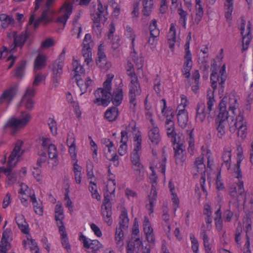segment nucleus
<instances>
[{
	"mask_svg": "<svg viewBox=\"0 0 253 253\" xmlns=\"http://www.w3.org/2000/svg\"><path fill=\"white\" fill-rule=\"evenodd\" d=\"M226 3H225L226 6V11L225 16L226 18L230 20L232 19V13L233 9V0H226Z\"/></svg>",
	"mask_w": 253,
	"mask_h": 253,
	"instance_id": "nucleus-62",
	"label": "nucleus"
},
{
	"mask_svg": "<svg viewBox=\"0 0 253 253\" xmlns=\"http://www.w3.org/2000/svg\"><path fill=\"white\" fill-rule=\"evenodd\" d=\"M109 178L104 189V201L101 207L102 214L108 225L112 223L111 202L115 200L116 182L114 176L109 175Z\"/></svg>",
	"mask_w": 253,
	"mask_h": 253,
	"instance_id": "nucleus-5",
	"label": "nucleus"
},
{
	"mask_svg": "<svg viewBox=\"0 0 253 253\" xmlns=\"http://www.w3.org/2000/svg\"><path fill=\"white\" fill-rule=\"evenodd\" d=\"M229 128L230 130L235 128L237 130L238 136L242 139L247 138L248 129V122L245 120L244 114L241 111L236 116L234 122L229 123Z\"/></svg>",
	"mask_w": 253,
	"mask_h": 253,
	"instance_id": "nucleus-11",
	"label": "nucleus"
},
{
	"mask_svg": "<svg viewBox=\"0 0 253 253\" xmlns=\"http://www.w3.org/2000/svg\"><path fill=\"white\" fill-rule=\"evenodd\" d=\"M46 78V75L41 73H37L35 75L33 84L35 86H39L44 82Z\"/></svg>",
	"mask_w": 253,
	"mask_h": 253,
	"instance_id": "nucleus-64",
	"label": "nucleus"
},
{
	"mask_svg": "<svg viewBox=\"0 0 253 253\" xmlns=\"http://www.w3.org/2000/svg\"><path fill=\"white\" fill-rule=\"evenodd\" d=\"M238 97L234 94H227L218 106L219 113L215 119V123L228 124L233 123L237 116L241 112Z\"/></svg>",
	"mask_w": 253,
	"mask_h": 253,
	"instance_id": "nucleus-2",
	"label": "nucleus"
},
{
	"mask_svg": "<svg viewBox=\"0 0 253 253\" xmlns=\"http://www.w3.org/2000/svg\"><path fill=\"white\" fill-rule=\"evenodd\" d=\"M176 42V29L173 24H171L168 35V43L172 50L174 49Z\"/></svg>",
	"mask_w": 253,
	"mask_h": 253,
	"instance_id": "nucleus-43",
	"label": "nucleus"
},
{
	"mask_svg": "<svg viewBox=\"0 0 253 253\" xmlns=\"http://www.w3.org/2000/svg\"><path fill=\"white\" fill-rule=\"evenodd\" d=\"M227 77L226 72V64H224L221 67L219 73L213 71L211 75V82L212 87L215 89L216 88L217 82L221 85L219 89V92H223V84H224Z\"/></svg>",
	"mask_w": 253,
	"mask_h": 253,
	"instance_id": "nucleus-16",
	"label": "nucleus"
},
{
	"mask_svg": "<svg viewBox=\"0 0 253 253\" xmlns=\"http://www.w3.org/2000/svg\"><path fill=\"white\" fill-rule=\"evenodd\" d=\"M129 219L128 217L127 212L126 210L122 211L120 216V227L124 229L128 227Z\"/></svg>",
	"mask_w": 253,
	"mask_h": 253,
	"instance_id": "nucleus-56",
	"label": "nucleus"
},
{
	"mask_svg": "<svg viewBox=\"0 0 253 253\" xmlns=\"http://www.w3.org/2000/svg\"><path fill=\"white\" fill-rule=\"evenodd\" d=\"M20 187L19 197L21 199L22 203L24 206H27L28 201L31 199V197L35 196L33 190L24 183H21Z\"/></svg>",
	"mask_w": 253,
	"mask_h": 253,
	"instance_id": "nucleus-29",
	"label": "nucleus"
},
{
	"mask_svg": "<svg viewBox=\"0 0 253 253\" xmlns=\"http://www.w3.org/2000/svg\"><path fill=\"white\" fill-rule=\"evenodd\" d=\"M152 154L154 158L150 162V169L151 171L161 172L164 176V180L165 181L166 157L164 155L162 156L161 160L159 159L156 157L157 152L154 150L152 151Z\"/></svg>",
	"mask_w": 253,
	"mask_h": 253,
	"instance_id": "nucleus-20",
	"label": "nucleus"
},
{
	"mask_svg": "<svg viewBox=\"0 0 253 253\" xmlns=\"http://www.w3.org/2000/svg\"><path fill=\"white\" fill-rule=\"evenodd\" d=\"M209 114L207 110H205V106L204 103L198 104L197 108V114L196 116V121L198 122H203L206 117V115Z\"/></svg>",
	"mask_w": 253,
	"mask_h": 253,
	"instance_id": "nucleus-45",
	"label": "nucleus"
},
{
	"mask_svg": "<svg viewBox=\"0 0 253 253\" xmlns=\"http://www.w3.org/2000/svg\"><path fill=\"white\" fill-rule=\"evenodd\" d=\"M107 15V7L99 2L97 5V11L91 15L93 22V31L97 36L100 35L102 33L101 24H103L106 21Z\"/></svg>",
	"mask_w": 253,
	"mask_h": 253,
	"instance_id": "nucleus-10",
	"label": "nucleus"
},
{
	"mask_svg": "<svg viewBox=\"0 0 253 253\" xmlns=\"http://www.w3.org/2000/svg\"><path fill=\"white\" fill-rule=\"evenodd\" d=\"M54 217L58 228L61 226H64L63 225V220L64 219L63 208L61 203L59 202L56 203L55 207Z\"/></svg>",
	"mask_w": 253,
	"mask_h": 253,
	"instance_id": "nucleus-35",
	"label": "nucleus"
},
{
	"mask_svg": "<svg viewBox=\"0 0 253 253\" xmlns=\"http://www.w3.org/2000/svg\"><path fill=\"white\" fill-rule=\"evenodd\" d=\"M79 240L85 249H90L93 251H97L102 249L104 247L102 244L98 240H91L86 237L83 233H80Z\"/></svg>",
	"mask_w": 253,
	"mask_h": 253,
	"instance_id": "nucleus-26",
	"label": "nucleus"
},
{
	"mask_svg": "<svg viewBox=\"0 0 253 253\" xmlns=\"http://www.w3.org/2000/svg\"><path fill=\"white\" fill-rule=\"evenodd\" d=\"M232 149L230 146H226L224 148L222 159L227 169H229L231 158Z\"/></svg>",
	"mask_w": 253,
	"mask_h": 253,
	"instance_id": "nucleus-48",
	"label": "nucleus"
},
{
	"mask_svg": "<svg viewBox=\"0 0 253 253\" xmlns=\"http://www.w3.org/2000/svg\"><path fill=\"white\" fill-rule=\"evenodd\" d=\"M123 131H126L125 133L126 139L128 140L129 137L133 136V142H134L136 137L138 139H140V142H142L141 132L136 127L135 123L134 122H127L122 126L121 137H122V132Z\"/></svg>",
	"mask_w": 253,
	"mask_h": 253,
	"instance_id": "nucleus-23",
	"label": "nucleus"
},
{
	"mask_svg": "<svg viewBox=\"0 0 253 253\" xmlns=\"http://www.w3.org/2000/svg\"><path fill=\"white\" fill-rule=\"evenodd\" d=\"M38 142L40 144L39 148L38 154L42 158L37 161L38 167H41L42 163L46 159L47 152L49 159L53 161V166L57 164V152L55 145L51 143L50 138L46 136H40L38 139Z\"/></svg>",
	"mask_w": 253,
	"mask_h": 253,
	"instance_id": "nucleus-6",
	"label": "nucleus"
},
{
	"mask_svg": "<svg viewBox=\"0 0 253 253\" xmlns=\"http://www.w3.org/2000/svg\"><path fill=\"white\" fill-rule=\"evenodd\" d=\"M72 72L75 79L80 78L84 73V70L80 61L75 59H73L72 62Z\"/></svg>",
	"mask_w": 253,
	"mask_h": 253,
	"instance_id": "nucleus-44",
	"label": "nucleus"
},
{
	"mask_svg": "<svg viewBox=\"0 0 253 253\" xmlns=\"http://www.w3.org/2000/svg\"><path fill=\"white\" fill-rule=\"evenodd\" d=\"M0 22L2 28L5 29L14 23V19L10 15L4 13L0 14Z\"/></svg>",
	"mask_w": 253,
	"mask_h": 253,
	"instance_id": "nucleus-50",
	"label": "nucleus"
},
{
	"mask_svg": "<svg viewBox=\"0 0 253 253\" xmlns=\"http://www.w3.org/2000/svg\"><path fill=\"white\" fill-rule=\"evenodd\" d=\"M177 119L179 126L181 127H185L189 121L188 113L187 110H177Z\"/></svg>",
	"mask_w": 253,
	"mask_h": 253,
	"instance_id": "nucleus-41",
	"label": "nucleus"
},
{
	"mask_svg": "<svg viewBox=\"0 0 253 253\" xmlns=\"http://www.w3.org/2000/svg\"><path fill=\"white\" fill-rule=\"evenodd\" d=\"M244 208L246 212H253V194H246Z\"/></svg>",
	"mask_w": 253,
	"mask_h": 253,
	"instance_id": "nucleus-49",
	"label": "nucleus"
},
{
	"mask_svg": "<svg viewBox=\"0 0 253 253\" xmlns=\"http://www.w3.org/2000/svg\"><path fill=\"white\" fill-rule=\"evenodd\" d=\"M67 143L69 147V153L73 164H78L77 149L74 137L69 135L67 139Z\"/></svg>",
	"mask_w": 253,
	"mask_h": 253,
	"instance_id": "nucleus-33",
	"label": "nucleus"
},
{
	"mask_svg": "<svg viewBox=\"0 0 253 253\" xmlns=\"http://www.w3.org/2000/svg\"><path fill=\"white\" fill-rule=\"evenodd\" d=\"M111 93L103 88H98L94 92L93 102L98 106H107L110 102Z\"/></svg>",
	"mask_w": 253,
	"mask_h": 253,
	"instance_id": "nucleus-19",
	"label": "nucleus"
},
{
	"mask_svg": "<svg viewBox=\"0 0 253 253\" xmlns=\"http://www.w3.org/2000/svg\"><path fill=\"white\" fill-rule=\"evenodd\" d=\"M125 35L131 41V47H134V41L136 37V35L133 29L129 26L127 25L125 27Z\"/></svg>",
	"mask_w": 253,
	"mask_h": 253,
	"instance_id": "nucleus-58",
	"label": "nucleus"
},
{
	"mask_svg": "<svg viewBox=\"0 0 253 253\" xmlns=\"http://www.w3.org/2000/svg\"><path fill=\"white\" fill-rule=\"evenodd\" d=\"M47 57L42 53H39L36 57L34 61V70H40L46 66Z\"/></svg>",
	"mask_w": 253,
	"mask_h": 253,
	"instance_id": "nucleus-42",
	"label": "nucleus"
},
{
	"mask_svg": "<svg viewBox=\"0 0 253 253\" xmlns=\"http://www.w3.org/2000/svg\"><path fill=\"white\" fill-rule=\"evenodd\" d=\"M215 217L214 218L216 229L217 231H220L223 227L222 220L221 219V213L219 207L215 212Z\"/></svg>",
	"mask_w": 253,
	"mask_h": 253,
	"instance_id": "nucleus-59",
	"label": "nucleus"
},
{
	"mask_svg": "<svg viewBox=\"0 0 253 253\" xmlns=\"http://www.w3.org/2000/svg\"><path fill=\"white\" fill-rule=\"evenodd\" d=\"M191 39V33H189L187 37V41L185 45V54L182 69V73L186 78L190 77V71L192 67V54L190 50V41Z\"/></svg>",
	"mask_w": 253,
	"mask_h": 253,
	"instance_id": "nucleus-18",
	"label": "nucleus"
},
{
	"mask_svg": "<svg viewBox=\"0 0 253 253\" xmlns=\"http://www.w3.org/2000/svg\"><path fill=\"white\" fill-rule=\"evenodd\" d=\"M60 234V239L62 247L68 253L71 252V246L70 244L69 238L65 226H61L58 228Z\"/></svg>",
	"mask_w": 253,
	"mask_h": 253,
	"instance_id": "nucleus-34",
	"label": "nucleus"
},
{
	"mask_svg": "<svg viewBox=\"0 0 253 253\" xmlns=\"http://www.w3.org/2000/svg\"><path fill=\"white\" fill-rule=\"evenodd\" d=\"M156 171H152V174L149 176V180L150 182L152 184V187L151 191V193L149 198V204L146 205V209L149 211V214H151L154 211V207L155 206L157 202V193L156 188L154 187L153 184L157 182V175Z\"/></svg>",
	"mask_w": 253,
	"mask_h": 253,
	"instance_id": "nucleus-21",
	"label": "nucleus"
},
{
	"mask_svg": "<svg viewBox=\"0 0 253 253\" xmlns=\"http://www.w3.org/2000/svg\"><path fill=\"white\" fill-rule=\"evenodd\" d=\"M53 1L54 0H36L35 10L30 16L29 26L35 29L41 23L45 24L51 22L55 12L50 6Z\"/></svg>",
	"mask_w": 253,
	"mask_h": 253,
	"instance_id": "nucleus-3",
	"label": "nucleus"
},
{
	"mask_svg": "<svg viewBox=\"0 0 253 253\" xmlns=\"http://www.w3.org/2000/svg\"><path fill=\"white\" fill-rule=\"evenodd\" d=\"M11 231L9 229H5L2 234L1 240L0 242V253H7L10 249V241H11Z\"/></svg>",
	"mask_w": 253,
	"mask_h": 253,
	"instance_id": "nucleus-30",
	"label": "nucleus"
},
{
	"mask_svg": "<svg viewBox=\"0 0 253 253\" xmlns=\"http://www.w3.org/2000/svg\"><path fill=\"white\" fill-rule=\"evenodd\" d=\"M7 36L10 39L14 38V44L11 46L9 50L3 46L0 50V53L1 58H6V61L10 62L7 67L8 70L12 67L17 58V56L15 54V53L17 51V47H19L21 48L23 47L28 37V33L27 31H24L17 35L16 32L11 31L8 33Z\"/></svg>",
	"mask_w": 253,
	"mask_h": 253,
	"instance_id": "nucleus-4",
	"label": "nucleus"
},
{
	"mask_svg": "<svg viewBox=\"0 0 253 253\" xmlns=\"http://www.w3.org/2000/svg\"><path fill=\"white\" fill-rule=\"evenodd\" d=\"M15 222L21 231L25 234L29 233V227L24 216L20 213H16L15 217Z\"/></svg>",
	"mask_w": 253,
	"mask_h": 253,
	"instance_id": "nucleus-38",
	"label": "nucleus"
},
{
	"mask_svg": "<svg viewBox=\"0 0 253 253\" xmlns=\"http://www.w3.org/2000/svg\"><path fill=\"white\" fill-rule=\"evenodd\" d=\"M88 188L91 194L92 198L96 199L98 201H100L101 197L98 192L96 183L94 181H91L89 183Z\"/></svg>",
	"mask_w": 253,
	"mask_h": 253,
	"instance_id": "nucleus-54",
	"label": "nucleus"
},
{
	"mask_svg": "<svg viewBox=\"0 0 253 253\" xmlns=\"http://www.w3.org/2000/svg\"><path fill=\"white\" fill-rule=\"evenodd\" d=\"M242 177V174L241 176L238 177V173H237L236 177L238 179V182L234 185L231 186L229 189V193L231 196L236 197L238 195H241L244 192V183L240 179Z\"/></svg>",
	"mask_w": 253,
	"mask_h": 253,
	"instance_id": "nucleus-36",
	"label": "nucleus"
},
{
	"mask_svg": "<svg viewBox=\"0 0 253 253\" xmlns=\"http://www.w3.org/2000/svg\"><path fill=\"white\" fill-rule=\"evenodd\" d=\"M143 231L146 235L147 241L153 243L155 241V237L153 233V229L151 223L147 217H145L143 223Z\"/></svg>",
	"mask_w": 253,
	"mask_h": 253,
	"instance_id": "nucleus-37",
	"label": "nucleus"
},
{
	"mask_svg": "<svg viewBox=\"0 0 253 253\" xmlns=\"http://www.w3.org/2000/svg\"><path fill=\"white\" fill-rule=\"evenodd\" d=\"M104 144L105 157L107 159L113 161L115 166H118L119 165V161L113 143L109 139H106L104 140Z\"/></svg>",
	"mask_w": 253,
	"mask_h": 253,
	"instance_id": "nucleus-24",
	"label": "nucleus"
},
{
	"mask_svg": "<svg viewBox=\"0 0 253 253\" xmlns=\"http://www.w3.org/2000/svg\"><path fill=\"white\" fill-rule=\"evenodd\" d=\"M77 84L82 92L81 95L86 92L87 90L90 91L92 86L93 85V81L89 77H87L84 81L82 78H78L76 79Z\"/></svg>",
	"mask_w": 253,
	"mask_h": 253,
	"instance_id": "nucleus-32",
	"label": "nucleus"
},
{
	"mask_svg": "<svg viewBox=\"0 0 253 253\" xmlns=\"http://www.w3.org/2000/svg\"><path fill=\"white\" fill-rule=\"evenodd\" d=\"M31 201L33 205V208L36 214L39 215L43 214V207L42 202L40 201H37L35 196L31 197Z\"/></svg>",
	"mask_w": 253,
	"mask_h": 253,
	"instance_id": "nucleus-53",
	"label": "nucleus"
},
{
	"mask_svg": "<svg viewBox=\"0 0 253 253\" xmlns=\"http://www.w3.org/2000/svg\"><path fill=\"white\" fill-rule=\"evenodd\" d=\"M25 150L24 146V142L22 140H18L14 147V148L12 152L11 155L9 157L8 161V167L6 168H4L3 167H0V168H2L3 170L0 172V173L3 172L8 177V179L11 180L12 177L10 175L12 167L14 166L17 161L20 159L24 153ZM6 162V156L0 158V163L4 164Z\"/></svg>",
	"mask_w": 253,
	"mask_h": 253,
	"instance_id": "nucleus-8",
	"label": "nucleus"
},
{
	"mask_svg": "<svg viewBox=\"0 0 253 253\" xmlns=\"http://www.w3.org/2000/svg\"><path fill=\"white\" fill-rule=\"evenodd\" d=\"M202 155L200 157L198 158L195 162V166L193 168V173L194 174H200L201 175V184L202 188L204 191H205V187L204 184L206 181V173H207L208 179L209 182L211 181L212 178L213 177H216V187L218 190H223L224 189V185L222 181L220 172L217 174L213 172H209L207 169V171L205 170V165L204 164V156H205L208 159V168L211 169L213 163V157L211 151L207 149V147L203 146L201 148Z\"/></svg>",
	"mask_w": 253,
	"mask_h": 253,
	"instance_id": "nucleus-1",
	"label": "nucleus"
},
{
	"mask_svg": "<svg viewBox=\"0 0 253 253\" xmlns=\"http://www.w3.org/2000/svg\"><path fill=\"white\" fill-rule=\"evenodd\" d=\"M73 10L71 3H65L58 11L56 22L59 24L65 25L68 19L71 15Z\"/></svg>",
	"mask_w": 253,
	"mask_h": 253,
	"instance_id": "nucleus-22",
	"label": "nucleus"
},
{
	"mask_svg": "<svg viewBox=\"0 0 253 253\" xmlns=\"http://www.w3.org/2000/svg\"><path fill=\"white\" fill-rule=\"evenodd\" d=\"M252 22L249 21L246 24L244 22L242 23L241 26V33L242 36L243 48L246 49L251 40V29Z\"/></svg>",
	"mask_w": 253,
	"mask_h": 253,
	"instance_id": "nucleus-27",
	"label": "nucleus"
},
{
	"mask_svg": "<svg viewBox=\"0 0 253 253\" xmlns=\"http://www.w3.org/2000/svg\"><path fill=\"white\" fill-rule=\"evenodd\" d=\"M141 150V142L136 137L134 142H133V151L130 155V160L134 169L139 171L140 174H143L144 167L140 161Z\"/></svg>",
	"mask_w": 253,
	"mask_h": 253,
	"instance_id": "nucleus-12",
	"label": "nucleus"
},
{
	"mask_svg": "<svg viewBox=\"0 0 253 253\" xmlns=\"http://www.w3.org/2000/svg\"><path fill=\"white\" fill-rule=\"evenodd\" d=\"M17 86L13 85L3 91L0 96V104H9L15 96Z\"/></svg>",
	"mask_w": 253,
	"mask_h": 253,
	"instance_id": "nucleus-28",
	"label": "nucleus"
},
{
	"mask_svg": "<svg viewBox=\"0 0 253 253\" xmlns=\"http://www.w3.org/2000/svg\"><path fill=\"white\" fill-rule=\"evenodd\" d=\"M175 152V161L177 164L181 165L185 160V147L184 145V137H178L175 141H171Z\"/></svg>",
	"mask_w": 253,
	"mask_h": 253,
	"instance_id": "nucleus-17",
	"label": "nucleus"
},
{
	"mask_svg": "<svg viewBox=\"0 0 253 253\" xmlns=\"http://www.w3.org/2000/svg\"><path fill=\"white\" fill-rule=\"evenodd\" d=\"M201 237L203 241V244L206 253H214L215 249L213 242L211 241L209 237L204 231L201 233Z\"/></svg>",
	"mask_w": 253,
	"mask_h": 253,
	"instance_id": "nucleus-39",
	"label": "nucleus"
},
{
	"mask_svg": "<svg viewBox=\"0 0 253 253\" xmlns=\"http://www.w3.org/2000/svg\"><path fill=\"white\" fill-rule=\"evenodd\" d=\"M162 113L166 117V129L168 137L171 139V141H175L178 137H183L175 133L174 130V123L173 121V115L172 110H166L163 108Z\"/></svg>",
	"mask_w": 253,
	"mask_h": 253,
	"instance_id": "nucleus-14",
	"label": "nucleus"
},
{
	"mask_svg": "<svg viewBox=\"0 0 253 253\" xmlns=\"http://www.w3.org/2000/svg\"><path fill=\"white\" fill-rule=\"evenodd\" d=\"M127 75L131 77L130 83L129 85L130 103L134 107L136 104V96L140 94L141 90L134 72L132 70H127Z\"/></svg>",
	"mask_w": 253,
	"mask_h": 253,
	"instance_id": "nucleus-13",
	"label": "nucleus"
},
{
	"mask_svg": "<svg viewBox=\"0 0 253 253\" xmlns=\"http://www.w3.org/2000/svg\"><path fill=\"white\" fill-rule=\"evenodd\" d=\"M118 115V109L116 107H112L105 112V117L109 121L112 122L116 120Z\"/></svg>",
	"mask_w": 253,
	"mask_h": 253,
	"instance_id": "nucleus-52",
	"label": "nucleus"
},
{
	"mask_svg": "<svg viewBox=\"0 0 253 253\" xmlns=\"http://www.w3.org/2000/svg\"><path fill=\"white\" fill-rule=\"evenodd\" d=\"M96 65L101 70L107 71L112 67L110 62L107 61L105 54L100 53L96 60Z\"/></svg>",
	"mask_w": 253,
	"mask_h": 253,
	"instance_id": "nucleus-40",
	"label": "nucleus"
},
{
	"mask_svg": "<svg viewBox=\"0 0 253 253\" xmlns=\"http://www.w3.org/2000/svg\"><path fill=\"white\" fill-rule=\"evenodd\" d=\"M27 239L23 242V245L25 248H29L31 251H35V253H40L39 252L37 243L31 238L30 235L27 234Z\"/></svg>",
	"mask_w": 253,
	"mask_h": 253,
	"instance_id": "nucleus-47",
	"label": "nucleus"
},
{
	"mask_svg": "<svg viewBox=\"0 0 253 253\" xmlns=\"http://www.w3.org/2000/svg\"><path fill=\"white\" fill-rule=\"evenodd\" d=\"M82 168L78 164H73V171L74 174V178L76 182L80 184L82 182Z\"/></svg>",
	"mask_w": 253,
	"mask_h": 253,
	"instance_id": "nucleus-55",
	"label": "nucleus"
},
{
	"mask_svg": "<svg viewBox=\"0 0 253 253\" xmlns=\"http://www.w3.org/2000/svg\"><path fill=\"white\" fill-rule=\"evenodd\" d=\"M27 65V62L25 60L21 61L16 69L15 76L18 79H22L25 75V70Z\"/></svg>",
	"mask_w": 253,
	"mask_h": 253,
	"instance_id": "nucleus-57",
	"label": "nucleus"
},
{
	"mask_svg": "<svg viewBox=\"0 0 253 253\" xmlns=\"http://www.w3.org/2000/svg\"><path fill=\"white\" fill-rule=\"evenodd\" d=\"M124 229L121 227L117 228L115 233V241L118 246H122L123 245L124 233L123 230Z\"/></svg>",
	"mask_w": 253,
	"mask_h": 253,
	"instance_id": "nucleus-60",
	"label": "nucleus"
},
{
	"mask_svg": "<svg viewBox=\"0 0 253 253\" xmlns=\"http://www.w3.org/2000/svg\"><path fill=\"white\" fill-rule=\"evenodd\" d=\"M63 65V60H56L51 67L52 84L55 87L60 84Z\"/></svg>",
	"mask_w": 253,
	"mask_h": 253,
	"instance_id": "nucleus-25",
	"label": "nucleus"
},
{
	"mask_svg": "<svg viewBox=\"0 0 253 253\" xmlns=\"http://www.w3.org/2000/svg\"><path fill=\"white\" fill-rule=\"evenodd\" d=\"M82 54L84 58V65L90 67L92 64V54L91 46L92 44L91 36L89 34L85 35L83 41Z\"/></svg>",
	"mask_w": 253,
	"mask_h": 253,
	"instance_id": "nucleus-15",
	"label": "nucleus"
},
{
	"mask_svg": "<svg viewBox=\"0 0 253 253\" xmlns=\"http://www.w3.org/2000/svg\"><path fill=\"white\" fill-rule=\"evenodd\" d=\"M114 78V75L112 73L107 74L106 79L103 83V88L109 91L111 93V90L112 88V81Z\"/></svg>",
	"mask_w": 253,
	"mask_h": 253,
	"instance_id": "nucleus-63",
	"label": "nucleus"
},
{
	"mask_svg": "<svg viewBox=\"0 0 253 253\" xmlns=\"http://www.w3.org/2000/svg\"><path fill=\"white\" fill-rule=\"evenodd\" d=\"M126 131L122 132V137L121 140V144L118 149V153L121 156L125 155L127 151V145L126 137Z\"/></svg>",
	"mask_w": 253,
	"mask_h": 253,
	"instance_id": "nucleus-51",
	"label": "nucleus"
},
{
	"mask_svg": "<svg viewBox=\"0 0 253 253\" xmlns=\"http://www.w3.org/2000/svg\"><path fill=\"white\" fill-rule=\"evenodd\" d=\"M204 15L203 7H195V14L193 19L194 24H198L202 19Z\"/></svg>",
	"mask_w": 253,
	"mask_h": 253,
	"instance_id": "nucleus-61",
	"label": "nucleus"
},
{
	"mask_svg": "<svg viewBox=\"0 0 253 253\" xmlns=\"http://www.w3.org/2000/svg\"><path fill=\"white\" fill-rule=\"evenodd\" d=\"M31 119L32 115L30 113L25 111H22L19 118L15 116L9 117L5 122L2 129L4 131L9 129L10 133L14 135L28 126Z\"/></svg>",
	"mask_w": 253,
	"mask_h": 253,
	"instance_id": "nucleus-7",
	"label": "nucleus"
},
{
	"mask_svg": "<svg viewBox=\"0 0 253 253\" xmlns=\"http://www.w3.org/2000/svg\"><path fill=\"white\" fill-rule=\"evenodd\" d=\"M139 224L137 220L135 219L132 228V239L129 241L126 247V253H133L134 251L140 252L144 250L143 253H150V250L144 247L142 242L139 238Z\"/></svg>",
	"mask_w": 253,
	"mask_h": 253,
	"instance_id": "nucleus-9",
	"label": "nucleus"
},
{
	"mask_svg": "<svg viewBox=\"0 0 253 253\" xmlns=\"http://www.w3.org/2000/svg\"><path fill=\"white\" fill-rule=\"evenodd\" d=\"M148 135L152 146L157 145L161 140L159 129L156 125L149 126Z\"/></svg>",
	"mask_w": 253,
	"mask_h": 253,
	"instance_id": "nucleus-31",
	"label": "nucleus"
},
{
	"mask_svg": "<svg viewBox=\"0 0 253 253\" xmlns=\"http://www.w3.org/2000/svg\"><path fill=\"white\" fill-rule=\"evenodd\" d=\"M123 99V92L121 88H117L113 91L112 95V102L114 105L119 106L121 104Z\"/></svg>",
	"mask_w": 253,
	"mask_h": 253,
	"instance_id": "nucleus-46",
	"label": "nucleus"
}]
</instances>
